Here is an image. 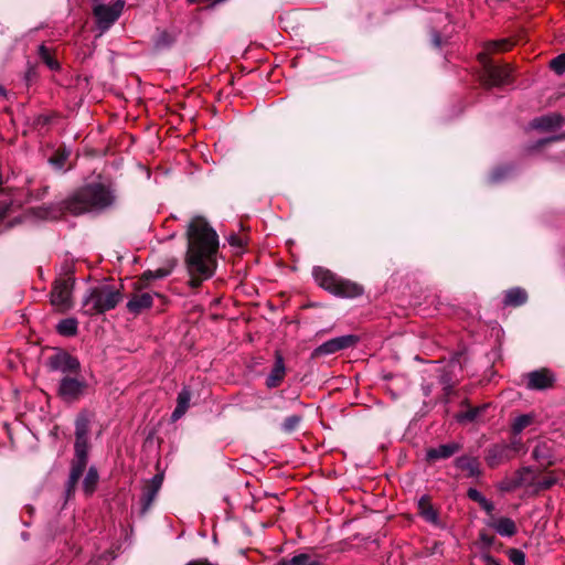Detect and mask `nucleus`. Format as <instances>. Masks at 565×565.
Wrapping results in <instances>:
<instances>
[{
  "label": "nucleus",
  "instance_id": "nucleus-1",
  "mask_svg": "<svg viewBox=\"0 0 565 565\" xmlns=\"http://www.w3.org/2000/svg\"><path fill=\"white\" fill-rule=\"evenodd\" d=\"M186 239L184 263L190 276L189 286L196 289L214 275L218 236L204 217L195 216L188 225Z\"/></svg>",
  "mask_w": 565,
  "mask_h": 565
},
{
  "label": "nucleus",
  "instance_id": "nucleus-2",
  "mask_svg": "<svg viewBox=\"0 0 565 565\" xmlns=\"http://www.w3.org/2000/svg\"><path fill=\"white\" fill-rule=\"evenodd\" d=\"M117 190L110 182L88 183L62 202V209L73 215L102 213L115 206Z\"/></svg>",
  "mask_w": 565,
  "mask_h": 565
},
{
  "label": "nucleus",
  "instance_id": "nucleus-3",
  "mask_svg": "<svg viewBox=\"0 0 565 565\" xmlns=\"http://www.w3.org/2000/svg\"><path fill=\"white\" fill-rule=\"evenodd\" d=\"M88 433L89 418L85 413L77 415L75 420L74 459L71 463V472L66 482V492L71 494L83 476L88 461Z\"/></svg>",
  "mask_w": 565,
  "mask_h": 565
},
{
  "label": "nucleus",
  "instance_id": "nucleus-4",
  "mask_svg": "<svg viewBox=\"0 0 565 565\" xmlns=\"http://www.w3.org/2000/svg\"><path fill=\"white\" fill-rule=\"evenodd\" d=\"M511 44L508 40L492 41L484 45V51L478 54L481 65L480 81L486 88L502 86L510 83L511 68L508 64H495L489 54L497 51H507Z\"/></svg>",
  "mask_w": 565,
  "mask_h": 565
},
{
  "label": "nucleus",
  "instance_id": "nucleus-5",
  "mask_svg": "<svg viewBox=\"0 0 565 565\" xmlns=\"http://www.w3.org/2000/svg\"><path fill=\"white\" fill-rule=\"evenodd\" d=\"M122 300V294L110 285H102L88 290L83 299L84 313L87 316L102 315L117 307Z\"/></svg>",
  "mask_w": 565,
  "mask_h": 565
},
{
  "label": "nucleus",
  "instance_id": "nucleus-6",
  "mask_svg": "<svg viewBox=\"0 0 565 565\" xmlns=\"http://www.w3.org/2000/svg\"><path fill=\"white\" fill-rule=\"evenodd\" d=\"M316 282L337 297L354 298L363 294V287L351 280L344 279L331 270L316 266L312 270Z\"/></svg>",
  "mask_w": 565,
  "mask_h": 565
},
{
  "label": "nucleus",
  "instance_id": "nucleus-7",
  "mask_svg": "<svg viewBox=\"0 0 565 565\" xmlns=\"http://www.w3.org/2000/svg\"><path fill=\"white\" fill-rule=\"evenodd\" d=\"M88 387V382L79 373L63 375L58 382L56 394L64 403L73 404L87 394Z\"/></svg>",
  "mask_w": 565,
  "mask_h": 565
},
{
  "label": "nucleus",
  "instance_id": "nucleus-8",
  "mask_svg": "<svg viewBox=\"0 0 565 565\" xmlns=\"http://www.w3.org/2000/svg\"><path fill=\"white\" fill-rule=\"evenodd\" d=\"M75 279L72 274H67L54 281L51 291V303L60 311H66L72 308V292Z\"/></svg>",
  "mask_w": 565,
  "mask_h": 565
},
{
  "label": "nucleus",
  "instance_id": "nucleus-9",
  "mask_svg": "<svg viewBox=\"0 0 565 565\" xmlns=\"http://www.w3.org/2000/svg\"><path fill=\"white\" fill-rule=\"evenodd\" d=\"M46 366L50 371L61 372L64 375H73L81 372L78 359L65 350H57L54 354L50 355L46 360Z\"/></svg>",
  "mask_w": 565,
  "mask_h": 565
},
{
  "label": "nucleus",
  "instance_id": "nucleus-10",
  "mask_svg": "<svg viewBox=\"0 0 565 565\" xmlns=\"http://www.w3.org/2000/svg\"><path fill=\"white\" fill-rule=\"evenodd\" d=\"M359 340L360 338L355 334H345L330 339L317 347L312 351L311 358L315 359L323 355H330L339 351L353 348L359 342Z\"/></svg>",
  "mask_w": 565,
  "mask_h": 565
},
{
  "label": "nucleus",
  "instance_id": "nucleus-11",
  "mask_svg": "<svg viewBox=\"0 0 565 565\" xmlns=\"http://www.w3.org/2000/svg\"><path fill=\"white\" fill-rule=\"evenodd\" d=\"M521 447L520 441H512L511 444H495L487 449L486 461L491 468L509 461L513 458V452H516Z\"/></svg>",
  "mask_w": 565,
  "mask_h": 565
},
{
  "label": "nucleus",
  "instance_id": "nucleus-12",
  "mask_svg": "<svg viewBox=\"0 0 565 565\" xmlns=\"http://www.w3.org/2000/svg\"><path fill=\"white\" fill-rule=\"evenodd\" d=\"M125 2L116 0L111 6L98 4L94 8L93 12L97 19L98 25L102 29L109 28L117 21L124 9Z\"/></svg>",
  "mask_w": 565,
  "mask_h": 565
},
{
  "label": "nucleus",
  "instance_id": "nucleus-13",
  "mask_svg": "<svg viewBox=\"0 0 565 565\" xmlns=\"http://www.w3.org/2000/svg\"><path fill=\"white\" fill-rule=\"evenodd\" d=\"M163 482V476L162 475H154L150 481L143 487L142 494L140 498L141 503V513H146L153 501L156 500L158 492L162 486Z\"/></svg>",
  "mask_w": 565,
  "mask_h": 565
},
{
  "label": "nucleus",
  "instance_id": "nucleus-14",
  "mask_svg": "<svg viewBox=\"0 0 565 565\" xmlns=\"http://www.w3.org/2000/svg\"><path fill=\"white\" fill-rule=\"evenodd\" d=\"M535 471L531 467H522L515 471L514 477L507 481L502 488L505 491H512L521 487H534Z\"/></svg>",
  "mask_w": 565,
  "mask_h": 565
},
{
  "label": "nucleus",
  "instance_id": "nucleus-15",
  "mask_svg": "<svg viewBox=\"0 0 565 565\" xmlns=\"http://www.w3.org/2000/svg\"><path fill=\"white\" fill-rule=\"evenodd\" d=\"M527 384L526 387L529 390L543 391L550 388L554 384V376L551 371L547 369H541L533 372H530L527 375Z\"/></svg>",
  "mask_w": 565,
  "mask_h": 565
},
{
  "label": "nucleus",
  "instance_id": "nucleus-16",
  "mask_svg": "<svg viewBox=\"0 0 565 565\" xmlns=\"http://www.w3.org/2000/svg\"><path fill=\"white\" fill-rule=\"evenodd\" d=\"M417 509L420 518H423L427 523L440 529L445 526L440 521L438 511L433 507L429 495L424 494L419 498Z\"/></svg>",
  "mask_w": 565,
  "mask_h": 565
},
{
  "label": "nucleus",
  "instance_id": "nucleus-17",
  "mask_svg": "<svg viewBox=\"0 0 565 565\" xmlns=\"http://www.w3.org/2000/svg\"><path fill=\"white\" fill-rule=\"evenodd\" d=\"M565 122V117L558 113H551L534 118L531 121V127L541 131H553L561 128Z\"/></svg>",
  "mask_w": 565,
  "mask_h": 565
},
{
  "label": "nucleus",
  "instance_id": "nucleus-18",
  "mask_svg": "<svg viewBox=\"0 0 565 565\" xmlns=\"http://www.w3.org/2000/svg\"><path fill=\"white\" fill-rule=\"evenodd\" d=\"M153 306V295L150 292H135L128 300L126 308L134 315L138 316L145 310L150 309Z\"/></svg>",
  "mask_w": 565,
  "mask_h": 565
},
{
  "label": "nucleus",
  "instance_id": "nucleus-19",
  "mask_svg": "<svg viewBox=\"0 0 565 565\" xmlns=\"http://www.w3.org/2000/svg\"><path fill=\"white\" fill-rule=\"evenodd\" d=\"M285 375H286V366H285L284 358L279 351H276L275 363H274V366H273L270 373L268 374V376L266 379V386L268 388L278 387L282 383Z\"/></svg>",
  "mask_w": 565,
  "mask_h": 565
},
{
  "label": "nucleus",
  "instance_id": "nucleus-20",
  "mask_svg": "<svg viewBox=\"0 0 565 565\" xmlns=\"http://www.w3.org/2000/svg\"><path fill=\"white\" fill-rule=\"evenodd\" d=\"M461 449V446L457 443L443 444L438 447H433L426 451V460L435 462L441 459H448L457 454Z\"/></svg>",
  "mask_w": 565,
  "mask_h": 565
},
{
  "label": "nucleus",
  "instance_id": "nucleus-21",
  "mask_svg": "<svg viewBox=\"0 0 565 565\" xmlns=\"http://www.w3.org/2000/svg\"><path fill=\"white\" fill-rule=\"evenodd\" d=\"M455 466L463 471H467V477H478L481 475L480 462L478 458L470 456H460L456 458Z\"/></svg>",
  "mask_w": 565,
  "mask_h": 565
},
{
  "label": "nucleus",
  "instance_id": "nucleus-22",
  "mask_svg": "<svg viewBox=\"0 0 565 565\" xmlns=\"http://www.w3.org/2000/svg\"><path fill=\"white\" fill-rule=\"evenodd\" d=\"M488 525L501 536L511 537L516 533L515 522L510 518L493 519Z\"/></svg>",
  "mask_w": 565,
  "mask_h": 565
},
{
  "label": "nucleus",
  "instance_id": "nucleus-23",
  "mask_svg": "<svg viewBox=\"0 0 565 565\" xmlns=\"http://www.w3.org/2000/svg\"><path fill=\"white\" fill-rule=\"evenodd\" d=\"M527 301V292L521 287L508 289L504 292L503 305L504 307H520Z\"/></svg>",
  "mask_w": 565,
  "mask_h": 565
},
{
  "label": "nucleus",
  "instance_id": "nucleus-24",
  "mask_svg": "<svg viewBox=\"0 0 565 565\" xmlns=\"http://www.w3.org/2000/svg\"><path fill=\"white\" fill-rule=\"evenodd\" d=\"M532 457L544 467L554 463L552 448L546 441H541L534 447Z\"/></svg>",
  "mask_w": 565,
  "mask_h": 565
},
{
  "label": "nucleus",
  "instance_id": "nucleus-25",
  "mask_svg": "<svg viewBox=\"0 0 565 565\" xmlns=\"http://www.w3.org/2000/svg\"><path fill=\"white\" fill-rule=\"evenodd\" d=\"M190 401H191V392L188 387H183L178 394L177 406L171 415V418L173 420H178L185 414V412L189 408Z\"/></svg>",
  "mask_w": 565,
  "mask_h": 565
},
{
  "label": "nucleus",
  "instance_id": "nucleus-26",
  "mask_svg": "<svg viewBox=\"0 0 565 565\" xmlns=\"http://www.w3.org/2000/svg\"><path fill=\"white\" fill-rule=\"evenodd\" d=\"M278 565H320V561L310 554L300 553L291 558H281Z\"/></svg>",
  "mask_w": 565,
  "mask_h": 565
},
{
  "label": "nucleus",
  "instance_id": "nucleus-27",
  "mask_svg": "<svg viewBox=\"0 0 565 565\" xmlns=\"http://www.w3.org/2000/svg\"><path fill=\"white\" fill-rule=\"evenodd\" d=\"M56 331L63 337H74L78 331V321L75 318L62 319L56 326Z\"/></svg>",
  "mask_w": 565,
  "mask_h": 565
},
{
  "label": "nucleus",
  "instance_id": "nucleus-28",
  "mask_svg": "<svg viewBox=\"0 0 565 565\" xmlns=\"http://www.w3.org/2000/svg\"><path fill=\"white\" fill-rule=\"evenodd\" d=\"M175 38L172 33L163 30L159 31L153 40L154 49L158 51L166 50L172 46Z\"/></svg>",
  "mask_w": 565,
  "mask_h": 565
},
{
  "label": "nucleus",
  "instance_id": "nucleus-29",
  "mask_svg": "<svg viewBox=\"0 0 565 565\" xmlns=\"http://www.w3.org/2000/svg\"><path fill=\"white\" fill-rule=\"evenodd\" d=\"M39 57L42 60V62L52 71H58L60 70V63L50 54L49 49L41 44L38 50Z\"/></svg>",
  "mask_w": 565,
  "mask_h": 565
},
{
  "label": "nucleus",
  "instance_id": "nucleus-30",
  "mask_svg": "<svg viewBox=\"0 0 565 565\" xmlns=\"http://www.w3.org/2000/svg\"><path fill=\"white\" fill-rule=\"evenodd\" d=\"M98 482V472L96 468L90 467L83 480V489L85 493L92 494Z\"/></svg>",
  "mask_w": 565,
  "mask_h": 565
},
{
  "label": "nucleus",
  "instance_id": "nucleus-31",
  "mask_svg": "<svg viewBox=\"0 0 565 565\" xmlns=\"http://www.w3.org/2000/svg\"><path fill=\"white\" fill-rule=\"evenodd\" d=\"M533 416L530 414H523L518 416L512 424V433L514 435L520 434L523 429L533 423Z\"/></svg>",
  "mask_w": 565,
  "mask_h": 565
},
{
  "label": "nucleus",
  "instance_id": "nucleus-32",
  "mask_svg": "<svg viewBox=\"0 0 565 565\" xmlns=\"http://www.w3.org/2000/svg\"><path fill=\"white\" fill-rule=\"evenodd\" d=\"M487 405L471 407L458 416L460 422H473L481 417V414L486 411Z\"/></svg>",
  "mask_w": 565,
  "mask_h": 565
},
{
  "label": "nucleus",
  "instance_id": "nucleus-33",
  "mask_svg": "<svg viewBox=\"0 0 565 565\" xmlns=\"http://www.w3.org/2000/svg\"><path fill=\"white\" fill-rule=\"evenodd\" d=\"M70 150L66 149H58L55 151V153L49 159V162L55 167L56 169H63L68 157H70Z\"/></svg>",
  "mask_w": 565,
  "mask_h": 565
},
{
  "label": "nucleus",
  "instance_id": "nucleus-34",
  "mask_svg": "<svg viewBox=\"0 0 565 565\" xmlns=\"http://www.w3.org/2000/svg\"><path fill=\"white\" fill-rule=\"evenodd\" d=\"M556 483H557V478L553 473H550L548 476H546L542 479L535 478V483H534L533 488H534L535 492H541V491L551 489Z\"/></svg>",
  "mask_w": 565,
  "mask_h": 565
},
{
  "label": "nucleus",
  "instance_id": "nucleus-35",
  "mask_svg": "<svg viewBox=\"0 0 565 565\" xmlns=\"http://www.w3.org/2000/svg\"><path fill=\"white\" fill-rule=\"evenodd\" d=\"M301 420H302V417L300 415L288 416L282 422L281 429L285 433L290 434V433L295 431L298 428V426L301 423Z\"/></svg>",
  "mask_w": 565,
  "mask_h": 565
},
{
  "label": "nucleus",
  "instance_id": "nucleus-36",
  "mask_svg": "<svg viewBox=\"0 0 565 565\" xmlns=\"http://www.w3.org/2000/svg\"><path fill=\"white\" fill-rule=\"evenodd\" d=\"M171 268H158L156 270H147L142 274L141 280L149 281L152 279H161L171 274Z\"/></svg>",
  "mask_w": 565,
  "mask_h": 565
},
{
  "label": "nucleus",
  "instance_id": "nucleus-37",
  "mask_svg": "<svg viewBox=\"0 0 565 565\" xmlns=\"http://www.w3.org/2000/svg\"><path fill=\"white\" fill-rule=\"evenodd\" d=\"M550 67L552 71H554L557 75H562L565 73V53H562L554 57L550 62Z\"/></svg>",
  "mask_w": 565,
  "mask_h": 565
},
{
  "label": "nucleus",
  "instance_id": "nucleus-38",
  "mask_svg": "<svg viewBox=\"0 0 565 565\" xmlns=\"http://www.w3.org/2000/svg\"><path fill=\"white\" fill-rule=\"evenodd\" d=\"M508 555L514 565H525V554L521 550L510 548Z\"/></svg>",
  "mask_w": 565,
  "mask_h": 565
},
{
  "label": "nucleus",
  "instance_id": "nucleus-39",
  "mask_svg": "<svg viewBox=\"0 0 565 565\" xmlns=\"http://www.w3.org/2000/svg\"><path fill=\"white\" fill-rule=\"evenodd\" d=\"M431 43L436 49H441L448 42V38H443L440 33L433 29L431 30Z\"/></svg>",
  "mask_w": 565,
  "mask_h": 565
},
{
  "label": "nucleus",
  "instance_id": "nucleus-40",
  "mask_svg": "<svg viewBox=\"0 0 565 565\" xmlns=\"http://www.w3.org/2000/svg\"><path fill=\"white\" fill-rule=\"evenodd\" d=\"M11 207V202L3 195H0V221L4 218Z\"/></svg>",
  "mask_w": 565,
  "mask_h": 565
},
{
  "label": "nucleus",
  "instance_id": "nucleus-41",
  "mask_svg": "<svg viewBox=\"0 0 565 565\" xmlns=\"http://www.w3.org/2000/svg\"><path fill=\"white\" fill-rule=\"evenodd\" d=\"M467 495L470 500H472L477 503H480L481 501H483V498H484V495L475 488L468 489Z\"/></svg>",
  "mask_w": 565,
  "mask_h": 565
},
{
  "label": "nucleus",
  "instance_id": "nucleus-42",
  "mask_svg": "<svg viewBox=\"0 0 565 565\" xmlns=\"http://www.w3.org/2000/svg\"><path fill=\"white\" fill-rule=\"evenodd\" d=\"M481 559L484 565H501L497 558L488 553L481 554Z\"/></svg>",
  "mask_w": 565,
  "mask_h": 565
},
{
  "label": "nucleus",
  "instance_id": "nucleus-43",
  "mask_svg": "<svg viewBox=\"0 0 565 565\" xmlns=\"http://www.w3.org/2000/svg\"><path fill=\"white\" fill-rule=\"evenodd\" d=\"M564 139H565V131L559 134V135H555V136H552L550 138L540 140L539 145L542 146V145H545L547 142H555V141H561V140H564Z\"/></svg>",
  "mask_w": 565,
  "mask_h": 565
},
{
  "label": "nucleus",
  "instance_id": "nucleus-44",
  "mask_svg": "<svg viewBox=\"0 0 565 565\" xmlns=\"http://www.w3.org/2000/svg\"><path fill=\"white\" fill-rule=\"evenodd\" d=\"M228 243L231 246H234V247H242L244 245V242L243 239L235 235V234H232L230 237H228Z\"/></svg>",
  "mask_w": 565,
  "mask_h": 565
},
{
  "label": "nucleus",
  "instance_id": "nucleus-45",
  "mask_svg": "<svg viewBox=\"0 0 565 565\" xmlns=\"http://www.w3.org/2000/svg\"><path fill=\"white\" fill-rule=\"evenodd\" d=\"M479 505L487 512L491 513L494 510V505L491 501H489L486 497L483 498V501L479 503Z\"/></svg>",
  "mask_w": 565,
  "mask_h": 565
},
{
  "label": "nucleus",
  "instance_id": "nucleus-46",
  "mask_svg": "<svg viewBox=\"0 0 565 565\" xmlns=\"http://www.w3.org/2000/svg\"><path fill=\"white\" fill-rule=\"evenodd\" d=\"M480 540L484 545L491 546L494 542V536H490L486 533H482V534H480Z\"/></svg>",
  "mask_w": 565,
  "mask_h": 565
},
{
  "label": "nucleus",
  "instance_id": "nucleus-47",
  "mask_svg": "<svg viewBox=\"0 0 565 565\" xmlns=\"http://www.w3.org/2000/svg\"><path fill=\"white\" fill-rule=\"evenodd\" d=\"M501 178H502V172L500 170H497L493 172V174H492L493 181H499Z\"/></svg>",
  "mask_w": 565,
  "mask_h": 565
},
{
  "label": "nucleus",
  "instance_id": "nucleus-48",
  "mask_svg": "<svg viewBox=\"0 0 565 565\" xmlns=\"http://www.w3.org/2000/svg\"><path fill=\"white\" fill-rule=\"evenodd\" d=\"M186 565H211V564L207 562L192 561V562L188 563Z\"/></svg>",
  "mask_w": 565,
  "mask_h": 565
},
{
  "label": "nucleus",
  "instance_id": "nucleus-49",
  "mask_svg": "<svg viewBox=\"0 0 565 565\" xmlns=\"http://www.w3.org/2000/svg\"><path fill=\"white\" fill-rule=\"evenodd\" d=\"M7 92L4 87L0 84V96H6Z\"/></svg>",
  "mask_w": 565,
  "mask_h": 565
}]
</instances>
